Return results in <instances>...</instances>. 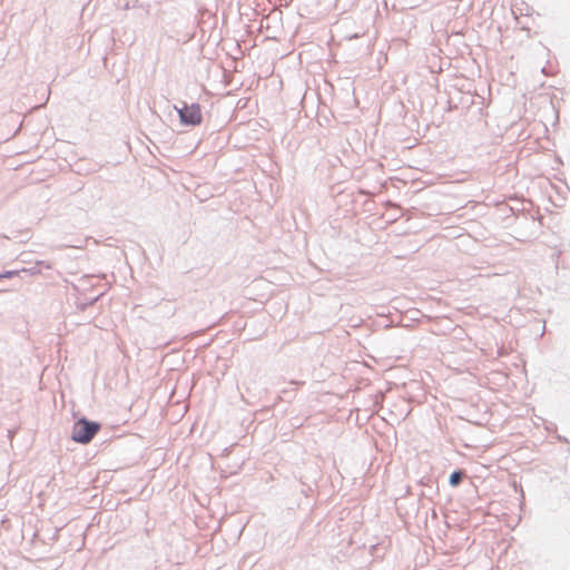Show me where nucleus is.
I'll use <instances>...</instances> for the list:
<instances>
[{
    "mask_svg": "<svg viewBox=\"0 0 570 570\" xmlns=\"http://www.w3.org/2000/svg\"><path fill=\"white\" fill-rule=\"evenodd\" d=\"M19 273H21V269L20 271H6L3 273H0V281L3 278H13V277L18 276Z\"/></svg>",
    "mask_w": 570,
    "mask_h": 570,
    "instance_id": "obj_6",
    "label": "nucleus"
},
{
    "mask_svg": "<svg viewBox=\"0 0 570 570\" xmlns=\"http://www.w3.org/2000/svg\"><path fill=\"white\" fill-rule=\"evenodd\" d=\"M301 492L307 497L309 494V492H312V487L308 485V484H305V483H302V489H301Z\"/></svg>",
    "mask_w": 570,
    "mask_h": 570,
    "instance_id": "obj_7",
    "label": "nucleus"
},
{
    "mask_svg": "<svg viewBox=\"0 0 570 570\" xmlns=\"http://www.w3.org/2000/svg\"><path fill=\"white\" fill-rule=\"evenodd\" d=\"M101 424L87 417L78 419L72 426L71 440L79 444L90 443L100 431Z\"/></svg>",
    "mask_w": 570,
    "mask_h": 570,
    "instance_id": "obj_1",
    "label": "nucleus"
},
{
    "mask_svg": "<svg viewBox=\"0 0 570 570\" xmlns=\"http://www.w3.org/2000/svg\"><path fill=\"white\" fill-rule=\"evenodd\" d=\"M174 109L177 111L179 121L184 126L196 127L203 121L202 107L198 102L187 104L183 101L180 107L175 105Z\"/></svg>",
    "mask_w": 570,
    "mask_h": 570,
    "instance_id": "obj_2",
    "label": "nucleus"
},
{
    "mask_svg": "<svg viewBox=\"0 0 570 570\" xmlns=\"http://www.w3.org/2000/svg\"><path fill=\"white\" fill-rule=\"evenodd\" d=\"M42 268L51 269V264L45 261L37 262L33 266L28 268H22L21 273L29 274L31 276L38 275L41 273Z\"/></svg>",
    "mask_w": 570,
    "mask_h": 570,
    "instance_id": "obj_3",
    "label": "nucleus"
},
{
    "mask_svg": "<svg viewBox=\"0 0 570 570\" xmlns=\"http://www.w3.org/2000/svg\"><path fill=\"white\" fill-rule=\"evenodd\" d=\"M466 476V473L462 469L454 470L449 476V484L453 488L459 487L463 479Z\"/></svg>",
    "mask_w": 570,
    "mask_h": 570,
    "instance_id": "obj_4",
    "label": "nucleus"
},
{
    "mask_svg": "<svg viewBox=\"0 0 570 570\" xmlns=\"http://www.w3.org/2000/svg\"><path fill=\"white\" fill-rule=\"evenodd\" d=\"M105 295V293H100L99 295L88 299V301H85V302H79L77 304V308L81 312L86 311L89 306H92L94 304H96L102 296Z\"/></svg>",
    "mask_w": 570,
    "mask_h": 570,
    "instance_id": "obj_5",
    "label": "nucleus"
}]
</instances>
